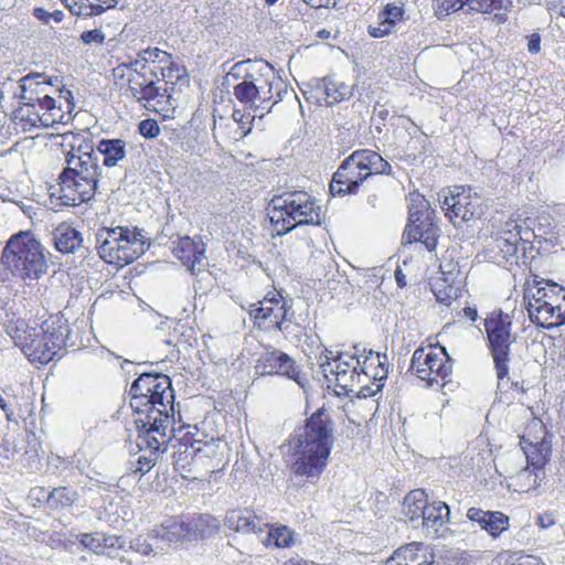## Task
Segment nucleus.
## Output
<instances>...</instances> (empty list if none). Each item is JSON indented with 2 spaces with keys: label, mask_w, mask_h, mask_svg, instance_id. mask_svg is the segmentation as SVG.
Returning <instances> with one entry per match:
<instances>
[{
  "label": "nucleus",
  "mask_w": 565,
  "mask_h": 565,
  "mask_svg": "<svg viewBox=\"0 0 565 565\" xmlns=\"http://www.w3.org/2000/svg\"><path fill=\"white\" fill-rule=\"evenodd\" d=\"M66 167L58 175V199L63 205L76 206L95 198L102 174L93 145L82 141L65 153Z\"/></svg>",
  "instance_id": "2"
},
{
  "label": "nucleus",
  "mask_w": 565,
  "mask_h": 565,
  "mask_svg": "<svg viewBox=\"0 0 565 565\" xmlns=\"http://www.w3.org/2000/svg\"><path fill=\"white\" fill-rule=\"evenodd\" d=\"M498 565H521V558L516 555H508L507 557H499Z\"/></svg>",
  "instance_id": "63"
},
{
  "label": "nucleus",
  "mask_w": 565,
  "mask_h": 565,
  "mask_svg": "<svg viewBox=\"0 0 565 565\" xmlns=\"http://www.w3.org/2000/svg\"><path fill=\"white\" fill-rule=\"evenodd\" d=\"M147 239L143 230L128 227V233H125L120 247L117 248V256L110 264L122 267L135 262L146 252Z\"/></svg>",
  "instance_id": "21"
},
{
  "label": "nucleus",
  "mask_w": 565,
  "mask_h": 565,
  "mask_svg": "<svg viewBox=\"0 0 565 565\" xmlns=\"http://www.w3.org/2000/svg\"><path fill=\"white\" fill-rule=\"evenodd\" d=\"M3 266L23 281L42 278L49 269L46 249L30 231L13 234L1 254Z\"/></svg>",
  "instance_id": "5"
},
{
  "label": "nucleus",
  "mask_w": 565,
  "mask_h": 565,
  "mask_svg": "<svg viewBox=\"0 0 565 565\" xmlns=\"http://www.w3.org/2000/svg\"><path fill=\"white\" fill-rule=\"evenodd\" d=\"M253 64L249 60L236 63L230 71V75L239 76L242 71L246 72V74L243 76V81L234 86V96L242 104L249 105L254 111L256 96L259 90H257L258 88L256 84L257 72H249L250 70L247 66Z\"/></svg>",
  "instance_id": "22"
},
{
  "label": "nucleus",
  "mask_w": 565,
  "mask_h": 565,
  "mask_svg": "<svg viewBox=\"0 0 565 565\" xmlns=\"http://www.w3.org/2000/svg\"><path fill=\"white\" fill-rule=\"evenodd\" d=\"M436 6L439 14H449L465 7L468 8V0H436Z\"/></svg>",
  "instance_id": "51"
},
{
  "label": "nucleus",
  "mask_w": 565,
  "mask_h": 565,
  "mask_svg": "<svg viewBox=\"0 0 565 565\" xmlns=\"http://www.w3.org/2000/svg\"><path fill=\"white\" fill-rule=\"evenodd\" d=\"M70 332L67 320L63 313L51 315L42 324L17 328L15 344L21 348L32 363L46 364L52 361L66 344Z\"/></svg>",
  "instance_id": "4"
},
{
  "label": "nucleus",
  "mask_w": 565,
  "mask_h": 565,
  "mask_svg": "<svg viewBox=\"0 0 565 565\" xmlns=\"http://www.w3.org/2000/svg\"><path fill=\"white\" fill-rule=\"evenodd\" d=\"M225 525L235 532L242 534L255 533L259 534L268 527L260 518L250 511H230L225 518Z\"/></svg>",
  "instance_id": "28"
},
{
  "label": "nucleus",
  "mask_w": 565,
  "mask_h": 565,
  "mask_svg": "<svg viewBox=\"0 0 565 565\" xmlns=\"http://www.w3.org/2000/svg\"><path fill=\"white\" fill-rule=\"evenodd\" d=\"M537 524L542 529H548L555 524V518L552 513H544L539 515L537 518Z\"/></svg>",
  "instance_id": "62"
},
{
  "label": "nucleus",
  "mask_w": 565,
  "mask_h": 565,
  "mask_svg": "<svg viewBox=\"0 0 565 565\" xmlns=\"http://www.w3.org/2000/svg\"><path fill=\"white\" fill-rule=\"evenodd\" d=\"M79 494L72 487H57L51 490L50 509L62 510L71 508L77 500Z\"/></svg>",
  "instance_id": "41"
},
{
  "label": "nucleus",
  "mask_w": 565,
  "mask_h": 565,
  "mask_svg": "<svg viewBox=\"0 0 565 565\" xmlns=\"http://www.w3.org/2000/svg\"><path fill=\"white\" fill-rule=\"evenodd\" d=\"M522 449L530 468L544 471L547 457L551 452V444L543 437L541 440H529L525 436L521 439Z\"/></svg>",
  "instance_id": "33"
},
{
  "label": "nucleus",
  "mask_w": 565,
  "mask_h": 565,
  "mask_svg": "<svg viewBox=\"0 0 565 565\" xmlns=\"http://www.w3.org/2000/svg\"><path fill=\"white\" fill-rule=\"evenodd\" d=\"M431 557L422 543H411L396 550L385 565H429Z\"/></svg>",
  "instance_id": "30"
},
{
  "label": "nucleus",
  "mask_w": 565,
  "mask_h": 565,
  "mask_svg": "<svg viewBox=\"0 0 565 565\" xmlns=\"http://www.w3.org/2000/svg\"><path fill=\"white\" fill-rule=\"evenodd\" d=\"M334 444V424L324 408L317 409L290 437L291 472L315 482L324 471Z\"/></svg>",
  "instance_id": "1"
},
{
  "label": "nucleus",
  "mask_w": 565,
  "mask_h": 565,
  "mask_svg": "<svg viewBox=\"0 0 565 565\" xmlns=\"http://www.w3.org/2000/svg\"><path fill=\"white\" fill-rule=\"evenodd\" d=\"M369 178V172L364 170L363 161L359 151L352 152L340 164L334 172L332 180L329 184L330 193L335 196H343L347 194H354L361 183Z\"/></svg>",
  "instance_id": "15"
},
{
  "label": "nucleus",
  "mask_w": 565,
  "mask_h": 565,
  "mask_svg": "<svg viewBox=\"0 0 565 565\" xmlns=\"http://www.w3.org/2000/svg\"><path fill=\"white\" fill-rule=\"evenodd\" d=\"M543 299L547 302L565 300V287H562L556 282L546 281V295Z\"/></svg>",
  "instance_id": "53"
},
{
  "label": "nucleus",
  "mask_w": 565,
  "mask_h": 565,
  "mask_svg": "<svg viewBox=\"0 0 565 565\" xmlns=\"http://www.w3.org/2000/svg\"><path fill=\"white\" fill-rule=\"evenodd\" d=\"M443 356L435 352H427L424 348H418L413 353L411 370L417 377L427 382V386L438 383V379L446 380L452 372V360L446 349L441 347Z\"/></svg>",
  "instance_id": "13"
},
{
  "label": "nucleus",
  "mask_w": 565,
  "mask_h": 565,
  "mask_svg": "<svg viewBox=\"0 0 565 565\" xmlns=\"http://www.w3.org/2000/svg\"><path fill=\"white\" fill-rule=\"evenodd\" d=\"M188 533L183 522L175 518L166 519L159 526L151 530L150 535L168 543H177Z\"/></svg>",
  "instance_id": "38"
},
{
  "label": "nucleus",
  "mask_w": 565,
  "mask_h": 565,
  "mask_svg": "<svg viewBox=\"0 0 565 565\" xmlns=\"http://www.w3.org/2000/svg\"><path fill=\"white\" fill-rule=\"evenodd\" d=\"M469 521L477 523L481 530L488 532L492 537H498L509 529V518L500 511H484L480 508L471 507L467 511Z\"/></svg>",
  "instance_id": "25"
},
{
  "label": "nucleus",
  "mask_w": 565,
  "mask_h": 565,
  "mask_svg": "<svg viewBox=\"0 0 565 565\" xmlns=\"http://www.w3.org/2000/svg\"><path fill=\"white\" fill-rule=\"evenodd\" d=\"M274 79L273 68L268 64L263 65L257 71L256 84L259 93L256 96L255 109L252 115L253 120L256 117L263 118L265 114L271 110L273 105L267 106V103L274 97Z\"/></svg>",
  "instance_id": "23"
},
{
  "label": "nucleus",
  "mask_w": 565,
  "mask_h": 565,
  "mask_svg": "<svg viewBox=\"0 0 565 565\" xmlns=\"http://www.w3.org/2000/svg\"><path fill=\"white\" fill-rule=\"evenodd\" d=\"M170 60V54L164 51H161L158 47H148L138 53V57L132 60V62H141L146 65H149L151 68H156L160 71V74L163 79L173 77V67H164L162 64L168 63Z\"/></svg>",
  "instance_id": "36"
},
{
  "label": "nucleus",
  "mask_w": 565,
  "mask_h": 565,
  "mask_svg": "<svg viewBox=\"0 0 565 565\" xmlns=\"http://www.w3.org/2000/svg\"><path fill=\"white\" fill-rule=\"evenodd\" d=\"M531 321L545 329H552L565 324V300L537 305L530 309Z\"/></svg>",
  "instance_id": "24"
},
{
  "label": "nucleus",
  "mask_w": 565,
  "mask_h": 565,
  "mask_svg": "<svg viewBox=\"0 0 565 565\" xmlns=\"http://www.w3.org/2000/svg\"><path fill=\"white\" fill-rule=\"evenodd\" d=\"M467 204L463 206L462 216H460V225L467 221L479 217L483 213L481 198L477 193L471 194L470 189L467 190Z\"/></svg>",
  "instance_id": "47"
},
{
  "label": "nucleus",
  "mask_w": 565,
  "mask_h": 565,
  "mask_svg": "<svg viewBox=\"0 0 565 565\" xmlns=\"http://www.w3.org/2000/svg\"><path fill=\"white\" fill-rule=\"evenodd\" d=\"M52 236L54 247L62 254H75L85 249L82 233L70 224L57 225Z\"/></svg>",
  "instance_id": "27"
},
{
  "label": "nucleus",
  "mask_w": 565,
  "mask_h": 565,
  "mask_svg": "<svg viewBox=\"0 0 565 565\" xmlns=\"http://www.w3.org/2000/svg\"><path fill=\"white\" fill-rule=\"evenodd\" d=\"M363 161V167L366 172H369V177L372 174H387L392 173L391 164L382 158V156L370 149H361L358 150Z\"/></svg>",
  "instance_id": "40"
},
{
  "label": "nucleus",
  "mask_w": 565,
  "mask_h": 565,
  "mask_svg": "<svg viewBox=\"0 0 565 565\" xmlns=\"http://www.w3.org/2000/svg\"><path fill=\"white\" fill-rule=\"evenodd\" d=\"M392 32L391 23L385 21H380L377 25H370L369 26V34L372 38H384Z\"/></svg>",
  "instance_id": "58"
},
{
  "label": "nucleus",
  "mask_w": 565,
  "mask_h": 565,
  "mask_svg": "<svg viewBox=\"0 0 565 565\" xmlns=\"http://www.w3.org/2000/svg\"><path fill=\"white\" fill-rule=\"evenodd\" d=\"M317 563L310 559H303L300 557H291L289 558L285 565H316Z\"/></svg>",
  "instance_id": "64"
},
{
  "label": "nucleus",
  "mask_w": 565,
  "mask_h": 565,
  "mask_svg": "<svg viewBox=\"0 0 565 565\" xmlns=\"http://www.w3.org/2000/svg\"><path fill=\"white\" fill-rule=\"evenodd\" d=\"M544 477L545 471L525 467L515 476L511 477L510 487H513L514 491L519 493L529 492L535 490Z\"/></svg>",
  "instance_id": "39"
},
{
  "label": "nucleus",
  "mask_w": 565,
  "mask_h": 565,
  "mask_svg": "<svg viewBox=\"0 0 565 565\" xmlns=\"http://www.w3.org/2000/svg\"><path fill=\"white\" fill-rule=\"evenodd\" d=\"M268 541H273L278 548L289 547L294 542L292 531L286 525H278L269 530Z\"/></svg>",
  "instance_id": "48"
},
{
  "label": "nucleus",
  "mask_w": 565,
  "mask_h": 565,
  "mask_svg": "<svg viewBox=\"0 0 565 565\" xmlns=\"http://www.w3.org/2000/svg\"><path fill=\"white\" fill-rule=\"evenodd\" d=\"M28 499L33 502V504L45 502L50 508L51 491L43 487H34L29 491Z\"/></svg>",
  "instance_id": "54"
},
{
  "label": "nucleus",
  "mask_w": 565,
  "mask_h": 565,
  "mask_svg": "<svg viewBox=\"0 0 565 565\" xmlns=\"http://www.w3.org/2000/svg\"><path fill=\"white\" fill-rule=\"evenodd\" d=\"M507 7V0H468V11L491 13Z\"/></svg>",
  "instance_id": "49"
},
{
  "label": "nucleus",
  "mask_w": 565,
  "mask_h": 565,
  "mask_svg": "<svg viewBox=\"0 0 565 565\" xmlns=\"http://www.w3.org/2000/svg\"><path fill=\"white\" fill-rule=\"evenodd\" d=\"M428 503L427 494L423 489L412 490L404 498L403 514L412 522L422 521Z\"/></svg>",
  "instance_id": "37"
},
{
  "label": "nucleus",
  "mask_w": 565,
  "mask_h": 565,
  "mask_svg": "<svg viewBox=\"0 0 565 565\" xmlns=\"http://www.w3.org/2000/svg\"><path fill=\"white\" fill-rule=\"evenodd\" d=\"M97 156H103V164L116 167L126 157V142L122 139H102L96 148Z\"/></svg>",
  "instance_id": "35"
},
{
  "label": "nucleus",
  "mask_w": 565,
  "mask_h": 565,
  "mask_svg": "<svg viewBox=\"0 0 565 565\" xmlns=\"http://www.w3.org/2000/svg\"><path fill=\"white\" fill-rule=\"evenodd\" d=\"M34 118H30V120L33 122V125L36 124V121L40 122V126L49 128L53 127L55 124H64L65 122V114L62 110L61 106L54 107L49 113H40L34 111L33 113Z\"/></svg>",
  "instance_id": "46"
},
{
  "label": "nucleus",
  "mask_w": 565,
  "mask_h": 565,
  "mask_svg": "<svg viewBox=\"0 0 565 565\" xmlns=\"http://www.w3.org/2000/svg\"><path fill=\"white\" fill-rule=\"evenodd\" d=\"M404 8L403 6H396L393 3H388L385 6L383 11L379 13L377 19L380 21H385L391 23V28L393 29L397 21L403 20L404 15Z\"/></svg>",
  "instance_id": "50"
},
{
  "label": "nucleus",
  "mask_w": 565,
  "mask_h": 565,
  "mask_svg": "<svg viewBox=\"0 0 565 565\" xmlns=\"http://www.w3.org/2000/svg\"><path fill=\"white\" fill-rule=\"evenodd\" d=\"M201 441L185 437L183 439H170L162 446L161 452L171 449V458L174 469L180 473L190 472L191 466L202 451Z\"/></svg>",
  "instance_id": "20"
},
{
  "label": "nucleus",
  "mask_w": 565,
  "mask_h": 565,
  "mask_svg": "<svg viewBox=\"0 0 565 565\" xmlns=\"http://www.w3.org/2000/svg\"><path fill=\"white\" fill-rule=\"evenodd\" d=\"M72 14L78 17L100 15L116 7L124 8L125 0H62Z\"/></svg>",
  "instance_id": "29"
},
{
  "label": "nucleus",
  "mask_w": 565,
  "mask_h": 565,
  "mask_svg": "<svg viewBox=\"0 0 565 565\" xmlns=\"http://www.w3.org/2000/svg\"><path fill=\"white\" fill-rule=\"evenodd\" d=\"M318 362L328 386L333 384L344 393H349L354 391L355 384L362 383V361L350 358V363H348L345 355L333 356L332 351L324 349Z\"/></svg>",
  "instance_id": "11"
},
{
  "label": "nucleus",
  "mask_w": 565,
  "mask_h": 565,
  "mask_svg": "<svg viewBox=\"0 0 565 565\" xmlns=\"http://www.w3.org/2000/svg\"><path fill=\"white\" fill-rule=\"evenodd\" d=\"M384 383H375L373 382L371 385L367 383L361 385L358 396L362 398H367L374 396L377 392L382 390Z\"/></svg>",
  "instance_id": "59"
},
{
  "label": "nucleus",
  "mask_w": 565,
  "mask_h": 565,
  "mask_svg": "<svg viewBox=\"0 0 565 565\" xmlns=\"http://www.w3.org/2000/svg\"><path fill=\"white\" fill-rule=\"evenodd\" d=\"M541 50V36L539 33H532L527 36V51L531 54H537Z\"/></svg>",
  "instance_id": "60"
},
{
  "label": "nucleus",
  "mask_w": 565,
  "mask_h": 565,
  "mask_svg": "<svg viewBox=\"0 0 565 565\" xmlns=\"http://www.w3.org/2000/svg\"><path fill=\"white\" fill-rule=\"evenodd\" d=\"M79 542L95 554H104L106 550L121 548L124 543L120 536L100 532L81 534Z\"/></svg>",
  "instance_id": "34"
},
{
  "label": "nucleus",
  "mask_w": 565,
  "mask_h": 565,
  "mask_svg": "<svg viewBox=\"0 0 565 565\" xmlns=\"http://www.w3.org/2000/svg\"><path fill=\"white\" fill-rule=\"evenodd\" d=\"M58 82V77L54 79L45 78L41 73H29L20 79L21 93L19 97L25 107L33 109L29 113V116L39 110L49 113L56 107V100L44 90L45 86H53L54 83Z\"/></svg>",
  "instance_id": "14"
},
{
  "label": "nucleus",
  "mask_w": 565,
  "mask_h": 565,
  "mask_svg": "<svg viewBox=\"0 0 565 565\" xmlns=\"http://www.w3.org/2000/svg\"><path fill=\"white\" fill-rule=\"evenodd\" d=\"M257 375H281L294 380L299 386H305V377L299 366L287 353L277 349H267L260 354L255 365Z\"/></svg>",
  "instance_id": "17"
},
{
  "label": "nucleus",
  "mask_w": 565,
  "mask_h": 565,
  "mask_svg": "<svg viewBox=\"0 0 565 565\" xmlns=\"http://www.w3.org/2000/svg\"><path fill=\"white\" fill-rule=\"evenodd\" d=\"M328 78H315L307 84V89H301L308 102H315L319 105L327 103Z\"/></svg>",
  "instance_id": "43"
},
{
  "label": "nucleus",
  "mask_w": 565,
  "mask_h": 565,
  "mask_svg": "<svg viewBox=\"0 0 565 565\" xmlns=\"http://www.w3.org/2000/svg\"><path fill=\"white\" fill-rule=\"evenodd\" d=\"M127 67L129 70L128 87L136 100L146 102L153 107L168 102L170 97L168 90L159 86V83L161 81L166 84L172 83V78L163 79L159 70L151 68L141 62L130 61Z\"/></svg>",
  "instance_id": "9"
},
{
  "label": "nucleus",
  "mask_w": 565,
  "mask_h": 565,
  "mask_svg": "<svg viewBox=\"0 0 565 565\" xmlns=\"http://www.w3.org/2000/svg\"><path fill=\"white\" fill-rule=\"evenodd\" d=\"M274 90L277 94V98L273 102V106L282 100L284 94L288 93L287 86L281 79H274Z\"/></svg>",
  "instance_id": "61"
},
{
  "label": "nucleus",
  "mask_w": 565,
  "mask_h": 565,
  "mask_svg": "<svg viewBox=\"0 0 565 565\" xmlns=\"http://www.w3.org/2000/svg\"><path fill=\"white\" fill-rule=\"evenodd\" d=\"M328 92L326 105L331 106L349 99L353 94V87L333 77L328 78Z\"/></svg>",
  "instance_id": "42"
},
{
  "label": "nucleus",
  "mask_w": 565,
  "mask_h": 565,
  "mask_svg": "<svg viewBox=\"0 0 565 565\" xmlns=\"http://www.w3.org/2000/svg\"><path fill=\"white\" fill-rule=\"evenodd\" d=\"M130 406L135 412L167 406L173 403L174 393L169 376L162 373H142L130 386Z\"/></svg>",
  "instance_id": "8"
},
{
  "label": "nucleus",
  "mask_w": 565,
  "mask_h": 565,
  "mask_svg": "<svg viewBox=\"0 0 565 565\" xmlns=\"http://www.w3.org/2000/svg\"><path fill=\"white\" fill-rule=\"evenodd\" d=\"M512 320L508 313L499 312L484 320V328L489 341V349L494 362L498 379V392L509 385L510 350L513 343L511 334Z\"/></svg>",
  "instance_id": "6"
},
{
  "label": "nucleus",
  "mask_w": 565,
  "mask_h": 565,
  "mask_svg": "<svg viewBox=\"0 0 565 565\" xmlns=\"http://www.w3.org/2000/svg\"><path fill=\"white\" fill-rule=\"evenodd\" d=\"M291 309L290 300L280 294L266 296L257 303L249 305V317L259 329L284 331L288 328L287 317Z\"/></svg>",
  "instance_id": "12"
},
{
  "label": "nucleus",
  "mask_w": 565,
  "mask_h": 565,
  "mask_svg": "<svg viewBox=\"0 0 565 565\" xmlns=\"http://www.w3.org/2000/svg\"><path fill=\"white\" fill-rule=\"evenodd\" d=\"M546 295V281L534 280V286H527V288L524 290V302L525 308L527 312H530V309H534L540 303H543L545 301L543 297Z\"/></svg>",
  "instance_id": "44"
},
{
  "label": "nucleus",
  "mask_w": 565,
  "mask_h": 565,
  "mask_svg": "<svg viewBox=\"0 0 565 565\" xmlns=\"http://www.w3.org/2000/svg\"><path fill=\"white\" fill-rule=\"evenodd\" d=\"M521 226L515 221L505 223L504 228L497 235L490 248L491 257L499 265L516 264L519 252L524 255L525 242Z\"/></svg>",
  "instance_id": "16"
},
{
  "label": "nucleus",
  "mask_w": 565,
  "mask_h": 565,
  "mask_svg": "<svg viewBox=\"0 0 565 565\" xmlns=\"http://www.w3.org/2000/svg\"><path fill=\"white\" fill-rule=\"evenodd\" d=\"M422 527L426 536L430 539H445L451 531L450 523V508L440 500H434L426 507L425 514L422 519Z\"/></svg>",
  "instance_id": "18"
},
{
  "label": "nucleus",
  "mask_w": 565,
  "mask_h": 565,
  "mask_svg": "<svg viewBox=\"0 0 565 565\" xmlns=\"http://www.w3.org/2000/svg\"><path fill=\"white\" fill-rule=\"evenodd\" d=\"M430 204L418 192L409 193L408 224L403 239L408 243H422L428 252L437 247L440 230L431 220Z\"/></svg>",
  "instance_id": "7"
},
{
  "label": "nucleus",
  "mask_w": 565,
  "mask_h": 565,
  "mask_svg": "<svg viewBox=\"0 0 565 565\" xmlns=\"http://www.w3.org/2000/svg\"><path fill=\"white\" fill-rule=\"evenodd\" d=\"M173 255L192 273L199 274L204 270L205 245L201 237L184 236L179 238L173 247Z\"/></svg>",
  "instance_id": "19"
},
{
  "label": "nucleus",
  "mask_w": 565,
  "mask_h": 565,
  "mask_svg": "<svg viewBox=\"0 0 565 565\" xmlns=\"http://www.w3.org/2000/svg\"><path fill=\"white\" fill-rule=\"evenodd\" d=\"M267 211L273 230L279 236L299 226L321 224V206L306 191L295 190L274 195Z\"/></svg>",
  "instance_id": "3"
},
{
  "label": "nucleus",
  "mask_w": 565,
  "mask_h": 565,
  "mask_svg": "<svg viewBox=\"0 0 565 565\" xmlns=\"http://www.w3.org/2000/svg\"><path fill=\"white\" fill-rule=\"evenodd\" d=\"M137 413L145 414L143 418L136 419L139 448L161 450L162 446L171 439L168 431L171 430L170 413H173V403L153 409L143 407V411Z\"/></svg>",
  "instance_id": "10"
},
{
  "label": "nucleus",
  "mask_w": 565,
  "mask_h": 565,
  "mask_svg": "<svg viewBox=\"0 0 565 565\" xmlns=\"http://www.w3.org/2000/svg\"><path fill=\"white\" fill-rule=\"evenodd\" d=\"M138 130L146 139H153L159 135L160 127L154 119H145L139 122Z\"/></svg>",
  "instance_id": "52"
},
{
  "label": "nucleus",
  "mask_w": 565,
  "mask_h": 565,
  "mask_svg": "<svg viewBox=\"0 0 565 565\" xmlns=\"http://www.w3.org/2000/svg\"><path fill=\"white\" fill-rule=\"evenodd\" d=\"M81 41L86 44H103L105 41V34L99 29L87 30L82 32Z\"/></svg>",
  "instance_id": "56"
},
{
  "label": "nucleus",
  "mask_w": 565,
  "mask_h": 565,
  "mask_svg": "<svg viewBox=\"0 0 565 565\" xmlns=\"http://www.w3.org/2000/svg\"><path fill=\"white\" fill-rule=\"evenodd\" d=\"M142 450H147L143 448ZM149 455H140L135 462H130L129 470H132L139 478L149 472L156 465L161 450L148 449Z\"/></svg>",
  "instance_id": "45"
},
{
  "label": "nucleus",
  "mask_w": 565,
  "mask_h": 565,
  "mask_svg": "<svg viewBox=\"0 0 565 565\" xmlns=\"http://www.w3.org/2000/svg\"><path fill=\"white\" fill-rule=\"evenodd\" d=\"M128 233L127 226L103 227L96 234L97 252L106 263L113 262L117 256V248L120 247L121 239Z\"/></svg>",
  "instance_id": "26"
},
{
  "label": "nucleus",
  "mask_w": 565,
  "mask_h": 565,
  "mask_svg": "<svg viewBox=\"0 0 565 565\" xmlns=\"http://www.w3.org/2000/svg\"><path fill=\"white\" fill-rule=\"evenodd\" d=\"M467 190L455 188V190L443 191L439 193V203L445 211V215L456 226H460V216H462L463 206L467 202Z\"/></svg>",
  "instance_id": "31"
},
{
  "label": "nucleus",
  "mask_w": 565,
  "mask_h": 565,
  "mask_svg": "<svg viewBox=\"0 0 565 565\" xmlns=\"http://www.w3.org/2000/svg\"><path fill=\"white\" fill-rule=\"evenodd\" d=\"M130 548L141 555H149L153 551L151 544L141 536L130 541Z\"/></svg>",
  "instance_id": "57"
},
{
  "label": "nucleus",
  "mask_w": 565,
  "mask_h": 565,
  "mask_svg": "<svg viewBox=\"0 0 565 565\" xmlns=\"http://www.w3.org/2000/svg\"><path fill=\"white\" fill-rule=\"evenodd\" d=\"M362 382L372 379L383 383L388 375V358L386 354L369 350L361 365Z\"/></svg>",
  "instance_id": "32"
},
{
  "label": "nucleus",
  "mask_w": 565,
  "mask_h": 565,
  "mask_svg": "<svg viewBox=\"0 0 565 565\" xmlns=\"http://www.w3.org/2000/svg\"><path fill=\"white\" fill-rule=\"evenodd\" d=\"M139 477L137 475H135V472L132 470H129L127 473L122 475L120 478H118V480H116L115 482H104V484H106L108 488L110 487H117V488H120L122 490H126V488L130 487L131 484H135L139 481Z\"/></svg>",
  "instance_id": "55"
}]
</instances>
